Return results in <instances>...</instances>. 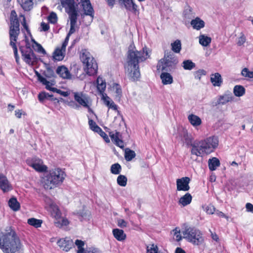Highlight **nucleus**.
I'll list each match as a JSON object with an SVG mask.
<instances>
[{
	"label": "nucleus",
	"mask_w": 253,
	"mask_h": 253,
	"mask_svg": "<svg viewBox=\"0 0 253 253\" xmlns=\"http://www.w3.org/2000/svg\"><path fill=\"white\" fill-rule=\"evenodd\" d=\"M242 75L249 78H253V71H250L248 69L245 68L242 71Z\"/></svg>",
	"instance_id": "obj_49"
},
{
	"label": "nucleus",
	"mask_w": 253,
	"mask_h": 253,
	"mask_svg": "<svg viewBox=\"0 0 253 253\" xmlns=\"http://www.w3.org/2000/svg\"><path fill=\"white\" fill-rule=\"evenodd\" d=\"M61 3L65 8L66 12L69 15V17L74 15L78 16V11L75 6L74 0H60Z\"/></svg>",
	"instance_id": "obj_13"
},
{
	"label": "nucleus",
	"mask_w": 253,
	"mask_h": 253,
	"mask_svg": "<svg viewBox=\"0 0 253 253\" xmlns=\"http://www.w3.org/2000/svg\"><path fill=\"white\" fill-rule=\"evenodd\" d=\"M178 63L177 59L173 54L165 55L164 58L161 59L158 63L157 69L158 71L169 72L175 69Z\"/></svg>",
	"instance_id": "obj_8"
},
{
	"label": "nucleus",
	"mask_w": 253,
	"mask_h": 253,
	"mask_svg": "<svg viewBox=\"0 0 253 253\" xmlns=\"http://www.w3.org/2000/svg\"><path fill=\"white\" fill-rule=\"evenodd\" d=\"M113 234L114 237L119 241H122L125 240L126 238V235L124 233V231L120 229H114L113 230Z\"/></svg>",
	"instance_id": "obj_27"
},
{
	"label": "nucleus",
	"mask_w": 253,
	"mask_h": 253,
	"mask_svg": "<svg viewBox=\"0 0 253 253\" xmlns=\"http://www.w3.org/2000/svg\"><path fill=\"white\" fill-rule=\"evenodd\" d=\"M65 172L60 168L50 170L43 178V187L46 189H51L61 185L65 177Z\"/></svg>",
	"instance_id": "obj_5"
},
{
	"label": "nucleus",
	"mask_w": 253,
	"mask_h": 253,
	"mask_svg": "<svg viewBox=\"0 0 253 253\" xmlns=\"http://www.w3.org/2000/svg\"><path fill=\"white\" fill-rule=\"evenodd\" d=\"M41 83L45 85V88L48 90L53 85V84L48 81L45 78H42Z\"/></svg>",
	"instance_id": "obj_53"
},
{
	"label": "nucleus",
	"mask_w": 253,
	"mask_h": 253,
	"mask_svg": "<svg viewBox=\"0 0 253 253\" xmlns=\"http://www.w3.org/2000/svg\"><path fill=\"white\" fill-rule=\"evenodd\" d=\"M97 133H98L103 138L104 140L106 142H110V139L107 134L104 131H103L101 128H100L98 130V132H97Z\"/></svg>",
	"instance_id": "obj_50"
},
{
	"label": "nucleus",
	"mask_w": 253,
	"mask_h": 253,
	"mask_svg": "<svg viewBox=\"0 0 253 253\" xmlns=\"http://www.w3.org/2000/svg\"><path fill=\"white\" fill-rule=\"evenodd\" d=\"M246 41V38L245 36L244 35H242L241 36H240L239 39L237 42V44L239 46H241L243 45Z\"/></svg>",
	"instance_id": "obj_55"
},
{
	"label": "nucleus",
	"mask_w": 253,
	"mask_h": 253,
	"mask_svg": "<svg viewBox=\"0 0 253 253\" xmlns=\"http://www.w3.org/2000/svg\"><path fill=\"white\" fill-rule=\"evenodd\" d=\"M233 96L231 94H224L220 96L217 102L218 104H225L229 102H231L233 100Z\"/></svg>",
	"instance_id": "obj_29"
},
{
	"label": "nucleus",
	"mask_w": 253,
	"mask_h": 253,
	"mask_svg": "<svg viewBox=\"0 0 253 253\" xmlns=\"http://www.w3.org/2000/svg\"><path fill=\"white\" fill-rule=\"evenodd\" d=\"M191 25L194 29L199 30L205 27V22L199 17H196L191 21Z\"/></svg>",
	"instance_id": "obj_21"
},
{
	"label": "nucleus",
	"mask_w": 253,
	"mask_h": 253,
	"mask_svg": "<svg viewBox=\"0 0 253 253\" xmlns=\"http://www.w3.org/2000/svg\"><path fill=\"white\" fill-rule=\"evenodd\" d=\"M127 178L124 175H120L117 179V183L119 185L123 187L126 186L127 184Z\"/></svg>",
	"instance_id": "obj_43"
},
{
	"label": "nucleus",
	"mask_w": 253,
	"mask_h": 253,
	"mask_svg": "<svg viewBox=\"0 0 253 253\" xmlns=\"http://www.w3.org/2000/svg\"><path fill=\"white\" fill-rule=\"evenodd\" d=\"M122 168L119 163L113 164L111 167V172L114 174H119L121 171Z\"/></svg>",
	"instance_id": "obj_42"
},
{
	"label": "nucleus",
	"mask_w": 253,
	"mask_h": 253,
	"mask_svg": "<svg viewBox=\"0 0 253 253\" xmlns=\"http://www.w3.org/2000/svg\"><path fill=\"white\" fill-rule=\"evenodd\" d=\"M195 64L191 60H186L182 62V67L185 70H191L195 67Z\"/></svg>",
	"instance_id": "obj_41"
},
{
	"label": "nucleus",
	"mask_w": 253,
	"mask_h": 253,
	"mask_svg": "<svg viewBox=\"0 0 253 253\" xmlns=\"http://www.w3.org/2000/svg\"><path fill=\"white\" fill-rule=\"evenodd\" d=\"M27 223L35 228H39L41 226L42 220L35 218H30L28 219Z\"/></svg>",
	"instance_id": "obj_37"
},
{
	"label": "nucleus",
	"mask_w": 253,
	"mask_h": 253,
	"mask_svg": "<svg viewBox=\"0 0 253 253\" xmlns=\"http://www.w3.org/2000/svg\"><path fill=\"white\" fill-rule=\"evenodd\" d=\"M74 97L75 100L81 106L86 108L88 111H91L90 108V98L89 96L83 92H76L74 93Z\"/></svg>",
	"instance_id": "obj_11"
},
{
	"label": "nucleus",
	"mask_w": 253,
	"mask_h": 253,
	"mask_svg": "<svg viewBox=\"0 0 253 253\" xmlns=\"http://www.w3.org/2000/svg\"><path fill=\"white\" fill-rule=\"evenodd\" d=\"M0 188L4 192H6L12 189L7 178L2 175H0Z\"/></svg>",
	"instance_id": "obj_17"
},
{
	"label": "nucleus",
	"mask_w": 253,
	"mask_h": 253,
	"mask_svg": "<svg viewBox=\"0 0 253 253\" xmlns=\"http://www.w3.org/2000/svg\"><path fill=\"white\" fill-rule=\"evenodd\" d=\"M56 73L60 77L63 79H69L71 78V75L67 68L65 66L58 67L56 70Z\"/></svg>",
	"instance_id": "obj_19"
},
{
	"label": "nucleus",
	"mask_w": 253,
	"mask_h": 253,
	"mask_svg": "<svg viewBox=\"0 0 253 253\" xmlns=\"http://www.w3.org/2000/svg\"><path fill=\"white\" fill-rule=\"evenodd\" d=\"M53 96L52 94H49V93L45 92H42L38 95L39 100L42 103L43 102L45 99L53 100Z\"/></svg>",
	"instance_id": "obj_39"
},
{
	"label": "nucleus",
	"mask_w": 253,
	"mask_h": 253,
	"mask_svg": "<svg viewBox=\"0 0 253 253\" xmlns=\"http://www.w3.org/2000/svg\"><path fill=\"white\" fill-rule=\"evenodd\" d=\"M88 125L90 128L95 132H98V130L101 128L96 123L91 119H89Z\"/></svg>",
	"instance_id": "obj_45"
},
{
	"label": "nucleus",
	"mask_w": 253,
	"mask_h": 253,
	"mask_svg": "<svg viewBox=\"0 0 253 253\" xmlns=\"http://www.w3.org/2000/svg\"><path fill=\"white\" fill-rule=\"evenodd\" d=\"M173 238L176 241H180L182 239V237L180 234V231L179 228H175L173 230Z\"/></svg>",
	"instance_id": "obj_47"
},
{
	"label": "nucleus",
	"mask_w": 253,
	"mask_h": 253,
	"mask_svg": "<svg viewBox=\"0 0 253 253\" xmlns=\"http://www.w3.org/2000/svg\"><path fill=\"white\" fill-rule=\"evenodd\" d=\"M246 208L247 211L253 212V205L248 203L246 205Z\"/></svg>",
	"instance_id": "obj_59"
},
{
	"label": "nucleus",
	"mask_w": 253,
	"mask_h": 253,
	"mask_svg": "<svg viewBox=\"0 0 253 253\" xmlns=\"http://www.w3.org/2000/svg\"><path fill=\"white\" fill-rule=\"evenodd\" d=\"M211 236L212 239L213 240H214L216 242L218 241L219 238H218L217 235L216 233H211Z\"/></svg>",
	"instance_id": "obj_63"
},
{
	"label": "nucleus",
	"mask_w": 253,
	"mask_h": 253,
	"mask_svg": "<svg viewBox=\"0 0 253 253\" xmlns=\"http://www.w3.org/2000/svg\"><path fill=\"white\" fill-rule=\"evenodd\" d=\"M192 200V197L191 195L189 193H186L184 196L179 199L178 203L183 207H185L190 204Z\"/></svg>",
	"instance_id": "obj_28"
},
{
	"label": "nucleus",
	"mask_w": 253,
	"mask_h": 253,
	"mask_svg": "<svg viewBox=\"0 0 253 253\" xmlns=\"http://www.w3.org/2000/svg\"><path fill=\"white\" fill-rule=\"evenodd\" d=\"M70 35H69V34H67L64 42H63L62 44V48H63V49H66V47L68 44V41H69V37H70Z\"/></svg>",
	"instance_id": "obj_58"
},
{
	"label": "nucleus",
	"mask_w": 253,
	"mask_h": 253,
	"mask_svg": "<svg viewBox=\"0 0 253 253\" xmlns=\"http://www.w3.org/2000/svg\"><path fill=\"white\" fill-rule=\"evenodd\" d=\"M77 17L74 15L69 17L70 20V29L68 34L71 35L75 32V26L77 21Z\"/></svg>",
	"instance_id": "obj_36"
},
{
	"label": "nucleus",
	"mask_w": 253,
	"mask_h": 253,
	"mask_svg": "<svg viewBox=\"0 0 253 253\" xmlns=\"http://www.w3.org/2000/svg\"><path fill=\"white\" fill-rule=\"evenodd\" d=\"M48 211L50 212L51 215L55 218H58L61 216V212L57 205L52 203L49 204Z\"/></svg>",
	"instance_id": "obj_24"
},
{
	"label": "nucleus",
	"mask_w": 253,
	"mask_h": 253,
	"mask_svg": "<svg viewBox=\"0 0 253 253\" xmlns=\"http://www.w3.org/2000/svg\"><path fill=\"white\" fill-rule=\"evenodd\" d=\"M75 243L78 248L77 253H83L85 250L83 248L84 245V242L82 240H76Z\"/></svg>",
	"instance_id": "obj_44"
},
{
	"label": "nucleus",
	"mask_w": 253,
	"mask_h": 253,
	"mask_svg": "<svg viewBox=\"0 0 253 253\" xmlns=\"http://www.w3.org/2000/svg\"><path fill=\"white\" fill-rule=\"evenodd\" d=\"M48 20L51 23H56L57 21V14L54 12H51L48 16Z\"/></svg>",
	"instance_id": "obj_48"
},
{
	"label": "nucleus",
	"mask_w": 253,
	"mask_h": 253,
	"mask_svg": "<svg viewBox=\"0 0 253 253\" xmlns=\"http://www.w3.org/2000/svg\"><path fill=\"white\" fill-rule=\"evenodd\" d=\"M211 82L214 86H220L222 83L220 74L218 73L213 74L211 77Z\"/></svg>",
	"instance_id": "obj_22"
},
{
	"label": "nucleus",
	"mask_w": 253,
	"mask_h": 253,
	"mask_svg": "<svg viewBox=\"0 0 253 253\" xmlns=\"http://www.w3.org/2000/svg\"><path fill=\"white\" fill-rule=\"evenodd\" d=\"M109 134L112 142H113L114 144L122 148L124 147L123 141L119 138L120 136V132L117 131H116L115 133L110 132Z\"/></svg>",
	"instance_id": "obj_18"
},
{
	"label": "nucleus",
	"mask_w": 253,
	"mask_h": 253,
	"mask_svg": "<svg viewBox=\"0 0 253 253\" xmlns=\"http://www.w3.org/2000/svg\"><path fill=\"white\" fill-rule=\"evenodd\" d=\"M21 247L20 239L11 227L5 233L0 231V249L4 253H15Z\"/></svg>",
	"instance_id": "obj_2"
},
{
	"label": "nucleus",
	"mask_w": 253,
	"mask_h": 253,
	"mask_svg": "<svg viewBox=\"0 0 253 253\" xmlns=\"http://www.w3.org/2000/svg\"><path fill=\"white\" fill-rule=\"evenodd\" d=\"M22 24L24 28V29L26 30L28 33H30V30L29 29L28 26L26 23V19L25 17H23V21L22 22Z\"/></svg>",
	"instance_id": "obj_60"
},
{
	"label": "nucleus",
	"mask_w": 253,
	"mask_h": 253,
	"mask_svg": "<svg viewBox=\"0 0 253 253\" xmlns=\"http://www.w3.org/2000/svg\"><path fill=\"white\" fill-rule=\"evenodd\" d=\"M32 41L37 45V50L39 52L42 53L43 54L46 53L45 50H44V49L42 47V46L40 44L37 42L34 39H32Z\"/></svg>",
	"instance_id": "obj_52"
},
{
	"label": "nucleus",
	"mask_w": 253,
	"mask_h": 253,
	"mask_svg": "<svg viewBox=\"0 0 253 253\" xmlns=\"http://www.w3.org/2000/svg\"><path fill=\"white\" fill-rule=\"evenodd\" d=\"M41 31L45 32V31H48L49 29V24L47 23H45L43 22L41 23Z\"/></svg>",
	"instance_id": "obj_56"
},
{
	"label": "nucleus",
	"mask_w": 253,
	"mask_h": 253,
	"mask_svg": "<svg viewBox=\"0 0 253 253\" xmlns=\"http://www.w3.org/2000/svg\"><path fill=\"white\" fill-rule=\"evenodd\" d=\"M160 75L162 83L164 85L170 84L173 83V77L168 72H164Z\"/></svg>",
	"instance_id": "obj_20"
},
{
	"label": "nucleus",
	"mask_w": 253,
	"mask_h": 253,
	"mask_svg": "<svg viewBox=\"0 0 253 253\" xmlns=\"http://www.w3.org/2000/svg\"><path fill=\"white\" fill-rule=\"evenodd\" d=\"M104 103L109 109L115 111H118V106L106 94L102 96Z\"/></svg>",
	"instance_id": "obj_25"
},
{
	"label": "nucleus",
	"mask_w": 253,
	"mask_h": 253,
	"mask_svg": "<svg viewBox=\"0 0 253 253\" xmlns=\"http://www.w3.org/2000/svg\"><path fill=\"white\" fill-rule=\"evenodd\" d=\"M206 74L207 72L205 70L200 69L195 72V77L196 79L200 80L201 76L203 75H206Z\"/></svg>",
	"instance_id": "obj_51"
},
{
	"label": "nucleus",
	"mask_w": 253,
	"mask_h": 253,
	"mask_svg": "<svg viewBox=\"0 0 253 253\" xmlns=\"http://www.w3.org/2000/svg\"><path fill=\"white\" fill-rule=\"evenodd\" d=\"M215 211V208L211 205H209L206 208V211L208 214H213Z\"/></svg>",
	"instance_id": "obj_57"
},
{
	"label": "nucleus",
	"mask_w": 253,
	"mask_h": 253,
	"mask_svg": "<svg viewBox=\"0 0 253 253\" xmlns=\"http://www.w3.org/2000/svg\"><path fill=\"white\" fill-rule=\"evenodd\" d=\"M158 248L155 244H150L147 246V253H158Z\"/></svg>",
	"instance_id": "obj_46"
},
{
	"label": "nucleus",
	"mask_w": 253,
	"mask_h": 253,
	"mask_svg": "<svg viewBox=\"0 0 253 253\" xmlns=\"http://www.w3.org/2000/svg\"><path fill=\"white\" fill-rule=\"evenodd\" d=\"M188 120L191 124L194 126H197L202 124L201 119L198 116L191 114L188 117Z\"/></svg>",
	"instance_id": "obj_30"
},
{
	"label": "nucleus",
	"mask_w": 253,
	"mask_h": 253,
	"mask_svg": "<svg viewBox=\"0 0 253 253\" xmlns=\"http://www.w3.org/2000/svg\"><path fill=\"white\" fill-rule=\"evenodd\" d=\"M18 1L25 11H29L33 8V2L32 0H18Z\"/></svg>",
	"instance_id": "obj_31"
},
{
	"label": "nucleus",
	"mask_w": 253,
	"mask_h": 253,
	"mask_svg": "<svg viewBox=\"0 0 253 253\" xmlns=\"http://www.w3.org/2000/svg\"><path fill=\"white\" fill-rule=\"evenodd\" d=\"M26 162L29 166L33 168L37 171L44 172L47 169V167L43 164L42 160L38 157L29 158Z\"/></svg>",
	"instance_id": "obj_10"
},
{
	"label": "nucleus",
	"mask_w": 253,
	"mask_h": 253,
	"mask_svg": "<svg viewBox=\"0 0 253 253\" xmlns=\"http://www.w3.org/2000/svg\"><path fill=\"white\" fill-rule=\"evenodd\" d=\"M19 22L15 10H12L10 14L9 26V45L12 47L14 57L17 63L19 62V57L18 54V49L16 42L20 34Z\"/></svg>",
	"instance_id": "obj_4"
},
{
	"label": "nucleus",
	"mask_w": 253,
	"mask_h": 253,
	"mask_svg": "<svg viewBox=\"0 0 253 253\" xmlns=\"http://www.w3.org/2000/svg\"><path fill=\"white\" fill-rule=\"evenodd\" d=\"M97 83V88L98 91L99 92L100 95L103 96V95H105L104 93L105 89H106V82L103 79L100 77H98L96 80Z\"/></svg>",
	"instance_id": "obj_23"
},
{
	"label": "nucleus",
	"mask_w": 253,
	"mask_h": 253,
	"mask_svg": "<svg viewBox=\"0 0 253 253\" xmlns=\"http://www.w3.org/2000/svg\"><path fill=\"white\" fill-rule=\"evenodd\" d=\"M8 206L11 210L14 211H17L20 208L19 203L15 197L10 198L8 201Z\"/></svg>",
	"instance_id": "obj_32"
},
{
	"label": "nucleus",
	"mask_w": 253,
	"mask_h": 253,
	"mask_svg": "<svg viewBox=\"0 0 253 253\" xmlns=\"http://www.w3.org/2000/svg\"><path fill=\"white\" fill-rule=\"evenodd\" d=\"M81 60L85 66L86 74L89 76H93L97 73L98 69L97 64L86 49H82L80 55Z\"/></svg>",
	"instance_id": "obj_7"
},
{
	"label": "nucleus",
	"mask_w": 253,
	"mask_h": 253,
	"mask_svg": "<svg viewBox=\"0 0 253 253\" xmlns=\"http://www.w3.org/2000/svg\"><path fill=\"white\" fill-rule=\"evenodd\" d=\"M190 179L188 177H184L176 180V189L177 191H187L190 189L189 184Z\"/></svg>",
	"instance_id": "obj_14"
},
{
	"label": "nucleus",
	"mask_w": 253,
	"mask_h": 253,
	"mask_svg": "<svg viewBox=\"0 0 253 253\" xmlns=\"http://www.w3.org/2000/svg\"><path fill=\"white\" fill-rule=\"evenodd\" d=\"M219 165L220 162L217 158L213 157L211 159H209V168L211 170H215L216 169L217 167L219 166Z\"/></svg>",
	"instance_id": "obj_33"
},
{
	"label": "nucleus",
	"mask_w": 253,
	"mask_h": 253,
	"mask_svg": "<svg viewBox=\"0 0 253 253\" xmlns=\"http://www.w3.org/2000/svg\"><path fill=\"white\" fill-rule=\"evenodd\" d=\"M199 43L203 46H208L211 41V39L205 35H201L199 37Z\"/></svg>",
	"instance_id": "obj_34"
},
{
	"label": "nucleus",
	"mask_w": 253,
	"mask_h": 253,
	"mask_svg": "<svg viewBox=\"0 0 253 253\" xmlns=\"http://www.w3.org/2000/svg\"><path fill=\"white\" fill-rule=\"evenodd\" d=\"M171 50L175 53H178L181 49V42L179 40H176L173 42L171 43Z\"/></svg>",
	"instance_id": "obj_38"
},
{
	"label": "nucleus",
	"mask_w": 253,
	"mask_h": 253,
	"mask_svg": "<svg viewBox=\"0 0 253 253\" xmlns=\"http://www.w3.org/2000/svg\"><path fill=\"white\" fill-rule=\"evenodd\" d=\"M69 224V221L66 218H63L61 220V225L67 226Z\"/></svg>",
	"instance_id": "obj_62"
},
{
	"label": "nucleus",
	"mask_w": 253,
	"mask_h": 253,
	"mask_svg": "<svg viewBox=\"0 0 253 253\" xmlns=\"http://www.w3.org/2000/svg\"><path fill=\"white\" fill-rule=\"evenodd\" d=\"M175 253H186V252L182 249L177 248L175 250Z\"/></svg>",
	"instance_id": "obj_64"
},
{
	"label": "nucleus",
	"mask_w": 253,
	"mask_h": 253,
	"mask_svg": "<svg viewBox=\"0 0 253 253\" xmlns=\"http://www.w3.org/2000/svg\"><path fill=\"white\" fill-rule=\"evenodd\" d=\"M234 95L237 97L243 96L245 93V88L241 85H236L233 88Z\"/></svg>",
	"instance_id": "obj_35"
},
{
	"label": "nucleus",
	"mask_w": 253,
	"mask_h": 253,
	"mask_svg": "<svg viewBox=\"0 0 253 253\" xmlns=\"http://www.w3.org/2000/svg\"><path fill=\"white\" fill-rule=\"evenodd\" d=\"M117 224L120 227L124 228L127 226V222L124 219H119L117 221Z\"/></svg>",
	"instance_id": "obj_54"
},
{
	"label": "nucleus",
	"mask_w": 253,
	"mask_h": 253,
	"mask_svg": "<svg viewBox=\"0 0 253 253\" xmlns=\"http://www.w3.org/2000/svg\"><path fill=\"white\" fill-rule=\"evenodd\" d=\"M218 140L216 137H209L206 139L195 141L191 144V154L196 156H202L204 153L210 154L217 147Z\"/></svg>",
	"instance_id": "obj_3"
},
{
	"label": "nucleus",
	"mask_w": 253,
	"mask_h": 253,
	"mask_svg": "<svg viewBox=\"0 0 253 253\" xmlns=\"http://www.w3.org/2000/svg\"><path fill=\"white\" fill-rule=\"evenodd\" d=\"M182 234L184 239L194 245L199 246L204 242L202 233L195 227L186 226Z\"/></svg>",
	"instance_id": "obj_6"
},
{
	"label": "nucleus",
	"mask_w": 253,
	"mask_h": 253,
	"mask_svg": "<svg viewBox=\"0 0 253 253\" xmlns=\"http://www.w3.org/2000/svg\"><path fill=\"white\" fill-rule=\"evenodd\" d=\"M57 245L63 250L67 252L74 246L73 242L69 238L60 239L57 241Z\"/></svg>",
	"instance_id": "obj_16"
},
{
	"label": "nucleus",
	"mask_w": 253,
	"mask_h": 253,
	"mask_svg": "<svg viewBox=\"0 0 253 253\" xmlns=\"http://www.w3.org/2000/svg\"><path fill=\"white\" fill-rule=\"evenodd\" d=\"M66 49L57 48L53 53V58L55 60L61 61L63 59Z\"/></svg>",
	"instance_id": "obj_26"
},
{
	"label": "nucleus",
	"mask_w": 253,
	"mask_h": 253,
	"mask_svg": "<svg viewBox=\"0 0 253 253\" xmlns=\"http://www.w3.org/2000/svg\"><path fill=\"white\" fill-rule=\"evenodd\" d=\"M119 3L121 8H125L127 11H129L135 15L139 14L138 6L133 0H119Z\"/></svg>",
	"instance_id": "obj_12"
},
{
	"label": "nucleus",
	"mask_w": 253,
	"mask_h": 253,
	"mask_svg": "<svg viewBox=\"0 0 253 253\" xmlns=\"http://www.w3.org/2000/svg\"><path fill=\"white\" fill-rule=\"evenodd\" d=\"M22 114L21 110H16L15 111V115L17 118H21Z\"/></svg>",
	"instance_id": "obj_61"
},
{
	"label": "nucleus",
	"mask_w": 253,
	"mask_h": 253,
	"mask_svg": "<svg viewBox=\"0 0 253 253\" xmlns=\"http://www.w3.org/2000/svg\"><path fill=\"white\" fill-rule=\"evenodd\" d=\"M84 14L90 17L92 21L94 16V10L89 0H81Z\"/></svg>",
	"instance_id": "obj_15"
},
{
	"label": "nucleus",
	"mask_w": 253,
	"mask_h": 253,
	"mask_svg": "<svg viewBox=\"0 0 253 253\" xmlns=\"http://www.w3.org/2000/svg\"><path fill=\"white\" fill-rule=\"evenodd\" d=\"M149 57V55L146 47H143L140 51L128 50L125 69L130 80H138L140 77L139 63Z\"/></svg>",
	"instance_id": "obj_1"
},
{
	"label": "nucleus",
	"mask_w": 253,
	"mask_h": 253,
	"mask_svg": "<svg viewBox=\"0 0 253 253\" xmlns=\"http://www.w3.org/2000/svg\"><path fill=\"white\" fill-rule=\"evenodd\" d=\"M23 60L28 65H33L37 62L38 59L29 44L26 43L25 46H19Z\"/></svg>",
	"instance_id": "obj_9"
},
{
	"label": "nucleus",
	"mask_w": 253,
	"mask_h": 253,
	"mask_svg": "<svg viewBox=\"0 0 253 253\" xmlns=\"http://www.w3.org/2000/svg\"><path fill=\"white\" fill-rule=\"evenodd\" d=\"M136 156L135 152L129 149H126L125 150V158L126 161H130Z\"/></svg>",
	"instance_id": "obj_40"
}]
</instances>
